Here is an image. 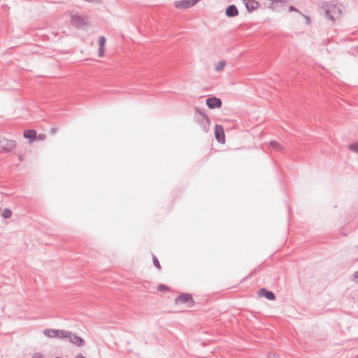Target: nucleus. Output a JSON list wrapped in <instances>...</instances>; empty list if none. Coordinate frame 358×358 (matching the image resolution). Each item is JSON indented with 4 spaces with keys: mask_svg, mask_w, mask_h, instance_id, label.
<instances>
[{
    "mask_svg": "<svg viewBox=\"0 0 358 358\" xmlns=\"http://www.w3.org/2000/svg\"><path fill=\"white\" fill-rule=\"evenodd\" d=\"M321 9L323 10L325 17L331 20L338 18L343 13L342 4L334 1L322 2Z\"/></svg>",
    "mask_w": 358,
    "mask_h": 358,
    "instance_id": "nucleus-1",
    "label": "nucleus"
},
{
    "mask_svg": "<svg viewBox=\"0 0 358 358\" xmlns=\"http://www.w3.org/2000/svg\"><path fill=\"white\" fill-rule=\"evenodd\" d=\"M15 148V142L13 140L0 137V152L8 153Z\"/></svg>",
    "mask_w": 358,
    "mask_h": 358,
    "instance_id": "nucleus-2",
    "label": "nucleus"
},
{
    "mask_svg": "<svg viewBox=\"0 0 358 358\" xmlns=\"http://www.w3.org/2000/svg\"><path fill=\"white\" fill-rule=\"evenodd\" d=\"M64 338H69L70 342L73 343V345L81 347L85 344L84 340L78 336L76 334L72 333L69 331H65Z\"/></svg>",
    "mask_w": 358,
    "mask_h": 358,
    "instance_id": "nucleus-3",
    "label": "nucleus"
},
{
    "mask_svg": "<svg viewBox=\"0 0 358 358\" xmlns=\"http://www.w3.org/2000/svg\"><path fill=\"white\" fill-rule=\"evenodd\" d=\"M66 330H58L54 329H46L43 331V334L48 338H64Z\"/></svg>",
    "mask_w": 358,
    "mask_h": 358,
    "instance_id": "nucleus-4",
    "label": "nucleus"
},
{
    "mask_svg": "<svg viewBox=\"0 0 358 358\" xmlns=\"http://www.w3.org/2000/svg\"><path fill=\"white\" fill-rule=\"evenodd\" d=\"M206 105L210 109L220 108L222 106V101L215 96L209 97L206 101Z\"/></svg>",
    "mask_w": 358,
    "mask_h": 358,
    "instance_id": "nucleus-5",
    "label": "nucleus"
},
{
    "mask_svg": "<svg viewBox=\"0 0 358 358\" xmlns=\"http://www.w3.org/2000/svg\"><path fill=\"white\" fill-rule=\"evenodd\" d=\"M243 2L249 13L257 10L259 6V2L256 0H243Z\"/></svg>",
    "mask_w": 358,
    "mask_h": 358,
    "instance_id": "nucleus-6",
    "label": "nucleus"
},
{
    "mask_svg": "<svg viewBox=\"0 0 358 358\" xmlns=\"http://www.w3.org/2000/svg\"><path fill=\"white\" fill-rule=\"evenodd\" d=\"M215 134L218 142L224 143L225 136L222 126L218 124L215 126Z\"/></svg>",
    "mask_w": 358,
    "mask_h": 358,
    "instance_id": "nucleus-7",
    "label": "nucleus"
},
{
    "mask_svg": "<svg viewBox=\"0 0 358 358\" xmlns=\"http://www.w3.org/2000/svg\"><path fill=\"white\" fill-rule=\"evenodd\" d=\"M189 302L191 303H193V299L192 297V295L189 294H182L178 298L176 299V303H187Z\"/></svg>",
    "mask_w": 358,
    "mask_h": 358,
    "instance_id": "nucleus-8",
    "label": "nucleus"
},
{
    "mask_svg": "<svg viewBox=\"0 0 358 358\" xmlns=\"http://www.w3.org/2000/svg\"><path fill=\"white\" fill-rule=\"evenodd\" d=\"M259 295L261 296H264L267 299L273 301L275 299V296L274 293L271 291H268L265 288H262L259 291Z\"/></svg>",
    "mask_w": 358,
    "mask_h": 358,
    "instance_id": "nucleus-9",
    "label": "nucleus"
},
{
    "mask_svg": "<svg viewBox=\"0 0 358 358\" xmlns=\"http://www.w3.org/2000/svg\"><path fill=\"white\" fill-rule=\"evenodd\" d=\"M238 15V10L235 5H230L226 10L227 17H235Z\"/></svg>",
    "mask_w": 358,
    "mask_h": 358,
    "instance_id": "nucleus-10",
    "label": "nucleus"
},
{
    "mask_svg": "<svg viewBox=\"0 0 358 358\" xmlns=\"http://www.w3.org/2000/svg\"><path fill=\"white\" fill-rule=\"evenodd\" d=\"M98 43L99 45V56L100 57H103L104 55V45L106 43V38L104 36H101L99 37Z\"/></svg>",
    "mask_w": 358,
    "mask_h": 358,
    "instance_id": "nucleus-11",
    "label": "nucleus"
},
{
    "mask_svg": "<svg viewBox=\"0 0 358 358\" xmlns=\"http://www.w3.org/2000/svg\"><path fill=\"white\" fill-rule=\"evenodd\" d=\"M174 5L176 8H181V9L192 7L191 3L189 0H182V1H176Z\"/></svg>",
    "mask_w": 358,
    "mask_h": 358,
    "instance_id": "nucleus-12",
    "label": "nucleus"
},
{
    "mask_svg": "<svg viewBox=\"0 0 358 358\" xmlns=\"http://www.w3.org/2000/svg\"><path fill=\"white\" fill-rule=\"evenodd\" d=\"M24 136L26 138H29L30 142L33 141L36 137V131L35 130H26L24 131Z\"/></svg>",
    "mask_w": 358,
    "mask_h": 358,
    "instance_id": "nucleus-13",
    "label": "nucleus"
},
{
    "mask_svg": "<svg viewBox=\"0 0 358 358\" xmlns=\"http://www.w3.org/2000/svg\"><path fill=\"white\" fill-rule=\"evenodd\" d=\"M268 148L270 150H273L280 152L283 150L282 146L280 145L278 142L274 141L270 142Z\"/></svg>",
    "mask_w": 358,
    "mask_h": 358,
    "instance_id": "nucleus-14",
    "label": "nucleus"
},
{
    "mask_svg": "<svg viewBox=\"0 0 358 358\" xmlns=\"http://www.w3.org/2000/svg\"><path fill=\"white\" fill-rule=\"evenodd\" d=\"M226 65V62L224 60L220 61L215 66V70L217 72L223 70Z\"/></svg>",
    "mask_w": 358,
    "mask_h": 358,
    "instance_id": "nucleus-15",
    "label": "nucleus"
},
{
    "mask_svg": "<svg viewBox=\"0 0 358 358\" xmlns=\"http://www.w3.org/2000/svg\"><path fill=\"white\" fill-rule=\"evenodd\" d=\"M1 215L4 219H8L12 216V211L8 208H5L3 209Z\"/></svg>",
    "mask_w": 358,
    "mask_h": 358,
    "instance_id": "nucleus-16",
    "label": "nucleus"
},
{
    "mask_svg": "<svg viewBox=\"0 0 358 358\" xmlns=\"http://www.w3.org/2000/svg\"><path fill=\"white\" fill-rule=\"evenodd\" d=\"M349 148H350L351 150H352V151H354V152H355L358 153V143L350 144V145H349Z\"/></svg>",
    "mask_w": 358,
    "mask_h": 358,
    "instance_id": "nucleus-17",
    "label": "nucleus"
},
{
    "mask_svg": "<svg viewBox=\"0 0 358 358\" xmlns=\"http://www.w3.org/2000/svg\"><path fill=\"white\" fill-rule=\"evenodd\" d=\"M197 111H199V113L205 119L207 120V122H209L210 120L207 115V114L205 112H202L201 110H199L198 108L196 109Z\"/></svg>",
    "mask_w": 358,
    "mask_h": 358,
    "instance_id": "nucleus-18",
    "label": "nucleus"
},
{
    "mask_svg": "<svg viewBox=\"0 0 358 358\" xmlns=\"http://www.w3.org/2000/svg\"><path fill=\"white\" fill-rule=\"evenodd\" d=\"M153 264L157 268H160L159 262L155 256H153Z\"/></svg>",
    "mask_w": 358,
    "mask_h": 358,
    "instance_id": "nucleus-19",
    "label": "nucleus"
},
{
    "mask_svg": "<svg viewBox=\"0 0 358 358\" xmlns=\"http://www.w3.org/2000/svg\"><path fill=\"white\" fill-rule=\"evenodd\" d=\"M31 358H44V356L41 352H35Z\"/></svg>",
    "mask_w": 358,
    "mask_h": 358,
    "instance_id": "nucleus-20",
    "label": "nucleus"
},
{
    "mask_svg": "<svg viewBox=\"0 0 358 358\" xmlns=\"http://www.w3.org/2000/svg\"><path fill=\"white\" fill-rule=\"evenodd\" d=\"M267 358H280L276 353L270 352Z\"/></svg>",
    "mask_w": 358,
    "mask_h": 358,
    "instance_id": "nucleus-21",
    "label": "nucleus"
},
{
    "mask_svg": "<svg viewBox=\"0 0 358 358\" xmlns=\"http://www.w3.org/2000/svg\"><path fill=\"white\" fill-rule=\"evenodd\" d=\"M168 289V287L166 285H160L159 286V290L161 292H164Z\"/></svg>",
    "mask_w": 358,
    "mask_h": 358,
    "instance_id": "nucleus-22",
    "label": "nucleus"
},
{
    "mask_svg": "<svg viewBox=\"0 0 358 358\" xmlns=\"http://www.w3.org/2000/svg\"><path fill=\"white\" fill-rule=\"evenodd\" d=\"M353 281L355 282H358V271H355L353 275Z\"/></svg>",
    "mask_w": 358,
    "mask_h": 358,
    "instance_id": "nucleus-23",
    "label": "nucleus"
},
{
    "mask_svg": "<svg viewBox=\"0 0 358 358\" xmlns=\"http://www.w3.org/2000/svg\"><path fill=\"white\" fill-rule=\"evenodd\" d=\"M190 3H191V6H194L199 0H189Z\"/></svg>",
    "mask_w": 358,
    "mask_h": 358,
    "instance_id": "nucleus-24",
    "label": "nucleus"
},
{
    "mask_svg": "<svg viewBox=\"0 0 358 358\" xmlns=\"http://www.w3.org/2000/svg\"><path fill=\"white\" fill-rule=\"evenodd\" d=\"M74 358H86L83 354H78Z\"/></svg>",
    "mask_w": 358,
    "mask_h": 358,
    "instance_id": "nucleus-25",
    "label": "nucleus"
},
{
    "mask_svg": "<svg viewBox=\"0 0 358 358\" xmlns=\"http://www.w3.org/2000/svg\"><path fill=\"white\" fill-rule=\"evenodd\" d=\"M289 11H292V10L296 11L297 10H296V8H295L294 6H289Z\"/></svg>",
    "mask_w": 358,
    "mask_h": 358,
    "instance_id": "nucleus-26",
    "label": "nucleus"
},
{
    "mask_svg": "<svg viewBox=\"0 0 358 358\" xmlns=\"http://www.w3.org/2000/svg\"><path fill=\"white\" fill-rule=\"evenodd\" d=\"M52 131L53 133H55V132L56 131V129L52 128Z\"/></svg>",
    "mask_w": 358,
    "mask_h": 358,
    "instance_id": "nucleus-27",
    "label": "nucleus"
},
{
    "mask_svg": "<svg viewBox=\"0 0 358 358\" xmlns=\"http://www.w3.org/2000/svg\"><path fill=\"white\" fill-rule=\"evenodd\" d=\"M55 358H61V357H55Z\"/></svg>",
    "mask_w": 358,
    "mask_h": 358,
    "instance_id": "nucleus-28",
    "label": "nucleus"
}]
</instances>
